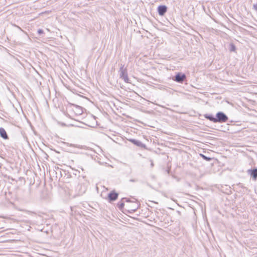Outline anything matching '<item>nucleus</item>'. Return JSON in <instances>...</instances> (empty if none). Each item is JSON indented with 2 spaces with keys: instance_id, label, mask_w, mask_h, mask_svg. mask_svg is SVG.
<instances>
[{
  "instance_id": "f257e3e1",
  "label": "nucleus",
  "mask_w": 257,
  "mask_h": 257,
  "mask_svg": "<svg viewBox=\"0 0 257 257\" xmlns=\"http://www.w3.org/2000/svg\"><path fill=\"white\" fill-rule=\"evenodd\" d=\"M125 205L129 212H135L140 207L139 201L134 197H124L117 203L119 209H122Z\"/></svg>"
},
{
  "instance_id": "f03ea898",
  "label": "nucleus",
  "mask_w": 257,
  "mask_h": 257,
  "mask_svg": "<svg viewBox=\"0 0 257 257\" xmlns=\"http://www.w3.org/2000/svg\"><path fill=\"white\" fill-rule=\"evenodd\" d=\"M118 194H100V196L108 201L109 202H111L118 198Z\"/></svg>"
},
{
  "instance_id": "7ed1b4c3",
  "label": "nucleus",
  "mask_w": 257,
  "mask_h": 257,
  "mask_svg": "<svg viewBox=\"0 0 257 257\" xmlns=\"http://www.w3.org/2000/svg\"><path fill=\"white\" fill-rule=\"evenodd\" d=\"M124 65H121L119 69L120 78L122 79L125 82H128L129 79L127 76V71L123 68Z\"/></svg>"
},
{
  "instance_id": "20e7f679",
  "label": "nucleus",
  "mask_w": 257,
  "mask_h": 257,
  "mask_svg": "<svg viewBox=\"0 0 257 257\" xmlns=\"http://www.w3.org/2000/svg\"><path fill=\"white\" fill-rule=\"evenodd\" d=\"M216 116V122H225L228 120L227 115L222 112L217 113Z\"/></svg>"
},
{
  "instance_id": "39448f33",
  "label": "nucleus",
  "mask_w": 257,
  "mask_h": 257,
  "mask_svg": "<svg viewBox=\"0 0 257 257\" xmlns=\"http://www.w3.org/2000/svg\"><path fill=\"white\" fill-rule=\"evenodd\" d=\"M186 75L184 74L179 73L175 76V80L179 83H182L186 79Z\"/></svg>"
},
{
  "instance_id": "423d86ee",
  "label": "nucleus",
  "mask_w": 257,
  "mask_h": 257,
  "mask_svg": "<svg viewBox=\"0 0 257 257\" xmlns=\"http://www.w3.org/2000/svg\"><path fill=\"white\" fill-rule=\"evenodd\" d=\"M247 173L248 175L252 178L253 180H256L257 179V168L253 169H248L247 171Z\"/></svg>"
},
{
  "instance_id": "0eeeda50",
  "label": "nucleus",
  "mask_w": 257,
  "mask_h": 257,
  "mask_svg": "<svg viewBox=\"0 0 257 257\" xmlns=\"http://www.w3.org/2000/svg\"><path fill=\"white\" fill-rule=\"evenodd\" d=\"M167 10V8L164 5L159 6L158 8V12L160 16H164Z\"/></svg>"
},
{
  "instance_id": "6e6552de",
  "label": "nucleus",
  "mask_w": 257,
  "mask_h": 257,
  "mask_svg": "<svg viewBox=\"0 0 257 257\" xmlns=\"http://www.w3.org/2000/svg\"><path fill=\"white\" fill-rule=\"evenodd\" d=\"M130 141L138 147L142 148H144L145 147V145L139 140L131 139Z\"/></svg>"
},
{
  "instance_id": "1a4fd4ad",
  "label": "nucleus",
  "mask_w": 257,
  "mask_h": 257,
  "mask_svg": "<svg viewBox=\"0 0 257 257\" xmlns=\"http://www.w3.org/2000/svg\"><path fill=\"white\" fill-rule=\"evenodd\" d=\"M0 136L4 139L7 140L9 139L7 132L3 127H0Z\"/></svg>"
},
{
  "instance_id": "9d476101",
  "label": "nucleus",
  "mask_w": 257,
  "mask_h": 257,
  "mask_svg": "<svg viewBox=\"0 0 257 257\" xmlns=\"http://www.w3.org/2000/svg\"><path fill=\"white\" fill-rule=\"evenodd\" d=\"M205 118L213 122H216V118L214 117L212 114H206L204 115Z\"/></svg>"
},
{
  "instance_id": "9b49d317",
  "label": "nucleus",
  "mask_w": 257,
  "mask_h": 257,
  "mask_svg": "<svg viewBox=\"0 0 257 257\" xmlns=\"http://www.w3.org/2000/svg\"><path fill=\"white\" fill-rule=\"evenodd\" d=\"M235 50V47L234 45L231 44L230 51H234Z\"/></svg>"
},
{
  "instance_id": "f8f14e48",
  "label": "nucleus",
  "mask_w": 257,
  "mask_h": 257,
  "mask_svg": "<svg viewBox=\"0 0 257 257\" xmlns=\"http://www.w3.org/2000/svg\"><path fill=\"white\" fill-rule=\"evenodd\" d=\"M201 156L203 158H204L205 160H207V161H210L211 160V158H209V157H206L205 156H204V155H202L201 154Z\"/></svg>"
},
{
  "instance_id": "ddd939ff",
  "label": "nucleus",
  "mask_w": 257,
  "mask_h": 257,
  "mask_svg": "<svg viewBox=\"0 0 257 257\" xmlns=\"http://www.w3.org/2000/svg\"><path fill=\"white\" fill-rule=\"evenodd\" d=\"M43 33H44V31H43V30H42V29H39V30H38V33L39 34H43Z\"/></svg>"
},
{
  "instance_id": "4468645a",
  "label": "nucleus",
  "mask_w": 257,
  "mask_h": 257,
  "mask_svg": "<svg viewBox=\"0 0 257 257\" xmlns=\"http://www.w3.org/2000/svg\"><path fill=\"white\" fill-rule=\"evenodd\" d=\"M253 9L255 11H257V3L253 5Z\"/></svg>"
},
{
  "instance_id": "2eb2a0df",
  "label": "nucleus",
  "mask_w": 257,
  "mask_h": 257,
  "mask_svg": "<svg viewBox=\"0 0 257 257\" xmlns=\"http://www.w3.org/2000/svg\"><path fill=\"white\" fill-rule=\"evenodd\" d=\"M246 190H247V189H246V188H243V190H242V192H245V191H246ZM240 191H241V190H240Z\"/></svg>"
},
{
  "instance_id": "dca6fc26",
  "label": "nucleus",
  "mask_w": 257,
  "mask_h": 257,
  "mask_svg": "<svg viewBox=\"0 0 257 257\" xmlns=\"http://www.w3.org/2000/svg\"><path fill=\"white\" fill-rule=\"evenodd\" d=\"M110 193H116L114 190L111 191Z\"/></svg>"
},
{
  "instance_id": "f3484780",
  "label": "nucleus",
  "mask_w": 257,
  "mask_h": 257,
  "mask_svg": "<svg viewBox=\"0 0 257 257\" xmlns=\"http://www.w3.org/2000/svg\"><path fill=\"white\" fill-rule=\"evenodd\" d=\"M151 166H152V167H153L154 166V164L153 162L151 163Z\"/></svg>"
},
{
  "instance_id": "a211bd4d",
  "label": "nucleus",
  "mask_w": 257,
  "mask_h": 257,
  "mask_svg": "<svg viewBox=\"0 0 257 257\" xmlns=\"http://www.w3.org/2000/svg\"><path fill=\"white\" fill-rule=\"evenodd\" d=\"M130 181H132V182H134V181H135L134 180H131Z\"/></svg>"
},
{
  "instance_id": "6ab92c4d",
  "label": "nucleus",
  "mask_w": 257,
  "mask_h": 257,
  "mask_svg": "<svg viewBox=\"0 0 257 257\" xmlns=\"http://www.w3.org/2000/svg\"><path fill=\"white\" fill-rule=\"evenodd\" d=\"M20 211H24V210L22 209H19Z\"/></svg>"
}]
</instances>
